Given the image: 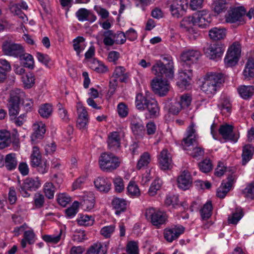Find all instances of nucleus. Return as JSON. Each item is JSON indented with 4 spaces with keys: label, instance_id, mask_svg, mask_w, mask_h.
Instances as JSON below:
<instances>
[{
    "label": "nucleus",
    "instance_id": "20",
    "mask_svg": "<svg viewBox=\"0 0 254 254\" xmlns=\"http://www.w3.org/2000/svg\"><path fill=\"white\" fill-rule=\"evenodd\" d=\"M234 177L232 175H229L227 177L226 181L223 180L220 187L217 190V196L220 198H224L231 190L234 183Z\"/></svg>",
    "mask_w": 254,
    "mask_h": 254
},
{
    "label": "nucleus",
    "instance_id": "28",
    "mask_svg": "<svg viewBox=\"0 0 254 254\" xmlns=\"http://www.w3.org/2000/svg\"><path fill=\"white\" fill-rule=\"evenodd\" d=\"M112 205L115 210V214L117 215H120L126 210L127 202L123 198L115 197L112 201Z\"/></svg>",
    "mask_w": 254,
    "mask_h": 254
},
{
    "label": "nucleus",
    "instance_id": "15",
    "mask_svg": "<svg viewBox=\"0 0 254 254\" xmlns=\"http://www.w3.org/2000/svg\"><path fill=\"white\" fill-rule=\"evenodd\" d=\"M185 231V228L181 226H175L171 228H166L164 230V237L168 242H172L177 239Z\"/></svg>",
    "mask_w": 254,
    "mask_h": 254
},
{
    "label": "nucleus",
    "instance_id": "23",
    "mask_svg": "<svg viewBox=\"0 0 254 254\" xmlns=\"http://www.w3.org/2000/svg\"><path fill=\"white\" fill-rule=\"evenodd\" d=\"M33 132L31 135L32 143L34 144L41 140L46 132V127L42 123H38L33 125Z\"/></svg>",
    "mask_w": 254,
    "mask_h": 254
},
{
    "label": "nucleus",
    "instance_id": "2",
    "mask_svg": "<svg viewBox=\"0 0 254 254\" xmlns=\"http://www.w3.org/2000/svg\"><path fill=\"white\" fill-rule=\"evenodd\" d=\"M224 81L225 77L223 74L212 72L208 73L201 86V89L208 97H211L219 90Z\"/></svg>",
    "mask_w": 254,
    "mask_h": 254
},
{
    "label": "nucleus",
    "instance_id": "57",
    "mask_svg": "<svg viewBox=\"0 0 254 254\" xmlns=\"http://www.w3.org/2000/svg\"><path fill=\"white\" fill-rule=\"evenodd\" d=\"M79 202L75 201L72 205L69 208L65 209V214L68 218L73 217L78 212Z\"/></svg>",
    "mask_w": 254,
    "mask_h": 254
},
{
    "label": "nucleus",
    "instance_id": "17",
    "mask_svg": "<svg viewBox=\"0 0 254 254\" xmlns=\"http://www.w3.org/2000/svg\"><path fill=\"white\" fill-rule=\"evenodd\" d=\"M201 56L199 51L197 50H186L181 55V60L187 64L196 63Z\"/></svg>",
    "mask_w": 254,
    "mask_h": 254
},
{
    "label": "nucleus",
    "instance_id": "29",
    "mask_svg": "<svg viewBox=\"0 0 254 254\" xmlns=\"http://www.w3.org/2000/svg\"><path fill=\"white\" fill-rule=\"evenodd\" d=\"M152 98L144 95L142 93H138L136 95L135 105L136 109L140 111L145 110V107Z\"/></svg>",
    "mask_w": 254,
    "mask_h": 254
},
{
    "label": "nucleus",
    "instance_id": "5",
    "mask_svg": "<svg viewBox=\"0 0 254 254\" xmlns=\"http://www.w3.org/2000/svg\"><path fill=\"white\" fill-rule=\"evenodd\" d=\"M145 216L152 224L157 228L166 223L168 216L166 213L154 207H148L145 209Z\"/></svg>",
    "mask_w": 254,
    "mask_h": 254
},
{
    "label": "nucleus",
    "instance_id": "60",
    "mask_svg": "<svg viewBox=\"0 0 254 254\" xmlns=\"http://www.w3.org/2000/svg\"><path fill=\"white\" fill-rule=\"evenodd\" d=\"M58 111L59 117L64 122H68L69 120L67 110L61 103L57 104Z\"/></svg>",
    "mask_w": 254,
    "mask_h": 254
},
{
    "label": "nucleus",
    "instance_id": "48",
    "mask_svg": "<svg viewBox=\"0 0 254 254\" xmlns=\"http://www.w3.org/2000/svg\"><path fill=\"white\" fill-rule=\"evenodd\" d=\"M103 43L106 46H112L116 44L114 39L113 31L107 30L103 33Z\"/></svg>",
    "mask_w": 254,
    "mask_h": 254
},
{
    "label": "nucleus",
    "instance_id": "32",
    "mask_svg": "<svg viewBox=\"0 0 254 254\" xmlns=\"http://www.w3.org/2000/svg\"><path fill=\"white\" fill-rule=\"evenodd\" d=\"M112 76L121 82L126 83L129 77V73L126 72V69L124 66H118L115 67Z\"/></svg>",
    "mask_w": 254,
    "mask_h": 254
},
{
    "label": "nucleus",
    "instance_id": "34",
    "mask_svg": "<svg viewBox=\"0 0 254 254\" xmlns=\"http://www.w3.org/2000/svg\"><path fill=\"white\" fill-rule=\"evenodd\" d=\"M237 90L240 96L245 100L251 98L254 94V87L251 85H241Z\"/></svg>",
    "mask_w": 254,
    "mask_h": 254
},
{
    "label": "nucleus",
    "instance_id": "30",
    "mask_svg": "<svg viewBox=\"0 0 254 254\" xmlns=\"http://www.w3.org/2000/svg\"><path fill=\"white\" fill-rule=\"evenodd\" d=\"M254 147L251 144H246L243 147L242 153V164L246 165L253 158Z\"/></svg>",
    "mask_w": 254,
    "mask_h": 254
},
{
    "label": "nucleus",
    "instance_id": "31",
    "mask_svg": "<svg viewBox=\"0 0 254 254\" xmlns=\"http://www.w3.org/2000/svg\"><path fill=\"white\" fill-rule=\"evenodd\" d=\"M192 26H195L193 15L191 16L185 17L180 23V27L188 31L190 33L197 34L195 30L191 27Z\"/></svg>",
    "mask_w": 254,
    "mask_h": 254
},
{
    "label": "nucleus",
    "instance_id": "8",
    "mask_svg": "<svg viewBox=\"0 0 254 254\" xmlns=\"http://www.w3.org/2000/svg\"><path fill=\"white\" fill-rule=\"evenodd\" d=\"M41 183L39 178H27L25 180L23 184L20 186L19 191L21 195L27 197L30 195L28 190L35 191L41 186Z\"/></svg>",
    "mask_w": 254,
    "mask_h": 254
},
{
    "label": "nucleus",
    "instance_id": "16",
    "mask_svg": "<svg viewBox=\"0 0 254 254\" xmlns=\"http://www.w3.org/2000/svg\"><path fill=\"white\" fill-rule=\"evenodd\" d=\"M234 127L232 125L225 124L221 125L218 129L219 133L226 141L236 142L238 137L234 133Z\"/></svg>",
    "mask_w": 254,
    "mask_h": 254
},
{
    "label": "nucleus",
    "instance_id": "49",
    "mask_svg": "<svg viewBox=\"0 0 254 254\" xmlns=\"http://www.w3.org/2000/svg\"><path fill=\"white\" fill-rule=\"evenodd\" d=\"M35 76L33 73L29 72L22 77V81L24 87L29 89L35 84Z\"/></svg>",
    "mask_w": 254,
    "mask_h": 254
},
{
    "label": "nucleus",
    "instance_id": "59",
    "mask_svg": "<svg viewBox=\"0 0 254 254\" xmlns=\"http://www.w3.org/2000/svg\"><path fill=\"white\" fill-rule=\"evenodd\" d=\"M82 206L87 210L92 209L95 205V199L94 196L91 195L90 196L84 197L82 201Z\"/></svg>",
    "mask_w": 254,
    "mask_h": 254
},
{
    "label": "nucleus",
    "instance_id": "53",
    "mask_svg": "<svg viewBox=\"0 0 254 254\" xmlns=\"http://www.w3.org/2000/svg\"><path fill=\"white\" fill-rule=\"evenodd\" d=\"M62 234V230L61 229L60 233L58 235H45L42 236V239L47 243L56 244L59 243L61 240Z\"/></svg>",
    "mask_w": 254,
    "mask_h": 254
},
{
    "label": "nucleus",
    "instance_id": "42",
    "mask_svg": "<svg viewBox=\"0 0 254 254\" xmlns=\"http://www.w3.org/2000/svg\"><path fill=\"white\" fill-rule=\"evenodd\" d=\"M5 166L8 170L15 169L17 166V161L14 153H9L5 158Z\"/></svg>",
    "mask_w": 254,
    "mask_h": 254
},
{
    "label": "nucleus",
    "instance_id": "19",
    "mask_svg": "<svg viewBox=\"0 0 254 254\" xmlns=\"http://www.w3.org/2000/svg\"><path fill=\"white\" fill-rule=\"evenodd\" d=\"M108 148L112 151L118 152L121 148L120 133L118 131L110 132L107 139Z\"/></svg>",
    "mask_w": 254,
    "mask_h": 254
},
{
    "label": "nucleus",
    "instance_id": "52",
    "mask_svg": "<svg viewBox=\"0 0 254 254\" xmlns=\"http://www.w3.org/2000/svg\"><path fill=\"white\" fill-rule=\"evenodd\" d=\"M127 190L128 194L131 196L138 197L140 194V190L135 182H129L127 187Z\"/></svg>",
    "mask_w": 254,
    "mask_h": 254
},
{
    "label": "nucleus",
    "instance_id": "45",
    "mask_svg": "<svg viewBox=\"0 0 254 254\" xmlns=\"http://www.w3.org/2000/svg\"><path fill=\"white\" fill-rule=\"evenodd\" d=\"M243 215L244 213L241 208H236L235 212H233L232 215L228 217L229 223L232 224H237Z\"/></svg>",
    "mask_w": 254,
    "mask_h": 254
},
{
    "label": "nucleus",
    "instance_id": "47",
    "mask_svg": "<svg viewBox=\"0 0 254 254\" xmlns=\"http://www.w3.org/2000/svg\"><path fill=\"white\" fill-rule=\"evenodd\" d=\"M20 103L12 101H8L7 107L8 110V114L10 117L17 116L20 111Z\"/></svg>",
    "mask_w": 254,
    "mask_h": 254
},
{
    "label": "nucleus",
    "instance_id": "35",
    "mask_svg": "<svg viewBox=\"0 0 254 254\" xmlns=\"http://www.w3.org/2000/svg\"><path fill=\"white\" fill-rule=\"evenodd\" d=\"M19 58L25 67L30 69H33L34 68V60L33 56L30 54L25 53L24 50Z\"/></svg>",
    "mask_w": 254,
    "mask_h": 254
},
{
    "label": "nucleus",
    "instance_id": "4",
    "mask_svg": "<svg viewBox=\"0 0 254 254\" xmlns=\"http://www.w3.org/2000/svg\"><path fill=\"white\" fill-rule=\"evenodd\" d=\"M121 162L119 157L109 152L102 153L99 158L100 168L105 172H112L116 170Z\"/></svg>",
    "mask_w": 254,
    "mask_h": 254
},
{
    "label": "nucleus",
    "instance_id": "56",
    "mask_svg": "<svg viewBox=\"0 0 254 254\" xmlns=\"http://www.w3.org/2000/svg\"><path fill=\"white\" fill-rule=\"evenodd\" d=\"M161 181L159 179L155 180L151 184L148 193L150 196H154L156 194L157 190H159L161 187Z\"/></svg>",
    "mask_w": 254,
    "mask_h": 254
},
{
    "label": "nucleus",
    "instance_id": "51",
    "mask_svg": "<svg viewBox=\"0 0 254 254\" xmlns=\"http://www.w3.org/2000/svg\"><path fill=\"white\" fill-rule=\"evenodd\" d=\"M244 196L251 200L254 199V182L247 185L246 187L242 190Z\"/></svg>",
    "mask_w": 254,
    "mask_h": 254
},
{
    "label": "nucleus",
    "instance_id": "50",
    "mask_svg": "<svg viewBox=\"0 0 254 254\" xmlns=\"http://www.w3.org/2000/svg\"><path fill=\"white\" fill-rule=\"evenodd\" d=\"M43 190L45 196L48 199H53L54 196L55 187L52 183H46L43 187Z\"/></svg>",
    "mask_w": 254,
    "mask_h": 254
},
{
    "label": "nucleus",
    "instance_id": "11",
    "mask_svg": "<svg viewBox=\"0 0 254 254\" xmlns=\"http://www.w3.org/2000/svg\"><path fill=\"white\" fill-rule=\"evenodd\" d=\"M194 24L201 28H205L209 26L211 22V17L209 11L207 10L198 11L193 14Z\"/></svg>",
    "mask_w": 254,
    "mask_h": 254
},
{
    "label": "nucleus",
    "instance_id": "63",
    "mask_svg": "<svg viewBox=\"0 0 254 254\" xmlns=\"http://www.w3.org/2000/svg\"><path fill=\"white\" fill-rule=\"evenodd\" d=\"M113 183L116 192H121L124 190L125 186L124 181L121 177H117L114 178Z\"/></svg>",
    "mask_w": 254,
    "mask_h": 254
},
{
    "label": "nucleus",
    "instance_id": "37",
    "mask_svg": "<svg viewBox=\"0 0 254 254\" xmlns=\"http://www.w3.org/2000/svg\"><path fill=\"white\" fill-rule=\"evenodd\" d=\"M209 36L213 40H220L225 37V30L223 29L214 27L209 30Z\"/></svg>",
    "mask_w": 254,
    "mask_h": 254
},
{
    "label": "nucleus",
    "instance_id": "24",
    "mask_svg": "<svg viewBox=\"0 0 254 254\" xmlns=\"http://www.w3.org/2000/svg\"><path fill=\"white\" fill-rule=\"evenodd\" d=\"M75 15L79 21H88L93 22L97 19L96 15L93 12L85 8H79L76 12Z\"/></svg>",
    "mask_w": 254,
    "mask_h": 254
},
{
    "label": "nucleus",
    "instance_id": "64",
    "mask_svg": "<svg viewBox=\"0 0 254 254\" xmlns=\"http://www.w3.org/2000/svg\"><path fill=\"white\" fill-rule=\"evenodd\" d=\"M226 5L225 0H216L214 2V11L219 13L227 8Z\"/></svg>",
    "mask_w": 254,
    "mask_h": 254
},
{
    "label": "nucleus",
    "instance_id": "26",
    "mask_svg": "<svg viewBox=\"0 0 254 254\" xmlns=\"http://www.w3.org/2000/svg\"><path fill=\"white\" fill-rule=\"evenodd\" d=\"M95 187L100 191L108 192L111 189V183L109 179L98 177L94 182Z\"/></svg>",
    "mask_w": 254,
    "mask_h": 254
},
{
    "label": "nucleus",
    "instance_id": "54",
    "mask_svg": "<svg viewBox=\"0 0 254 254\" xmlns=\"http://www.w3.org/2000/svg\"><path fill=\"white\" fill-rule=\"evenodd\" d=\"M198 167L202 172L206 173L212 170V164L210 159H205L199 163Z\"/></svg>",
    "mask_w": 254,
    "mask_h": 254
},
{
    "label": "nucleus",
    "instance_id": "55",
    "mask_svg": "<svg viewBox=\"0 0 254 254\" xmlns=\"http://www.w3.org/2000/svg\"><path fill=\"white\" fill-rule=\"evenodd\" d=\"M77 223L81 226H91L93 224L94 220L91 216L87 215H81L80 217L77 219Z\"/></svg>",
    "mask_w": 254,
    "mask_h": 254
},
{
    "label": "nucleus",
    "instance_id": "46",
    "mask_svg": "<svg viewBox=\"0 0 254 254\" xmlns=\"http://www.w3.org/2000/svg\"><path fill=\"white\" fill-rule=\"evenodd\" d=\"M84 41L85 39L81 36H78L73 40V49L76 51L77 55H79L84 49Z\"/></svg>",
    "mask_w": 254,
    "mask_h": 254
},
{
    "label": "nucleus",
    "instance_id": "25",
    "mask_svg": "<svg viewBox=\"0 0 254 254\" xmlns=\"http://www.w3.org/2000/svg\"><path fill=\"white\" fill-rule=\"evenodd\" d=\"M159 163L162 170L169 169L171 166L172 159L167 149H163L160 152L158 158Z\"/></svg>",
    "mask_w": 254,
    "mask_h": 254
},
{
    "label": "nucleus",
    "instance_id": "13",
    "mask_svg": "<svg viewBox=\"0 0 254 254\" xmlns=\"http://www.w3.org/2000/svg\"><path fill=\"white\" fill-rule=\"evenodd\" d=\"M2 49L5 55L16 58H19L24 50L20 44L8 41H5L3 43Z\"/></svg>",
    "mask_w": 254,
    "mask_h": 254
},
{
    "label": "nucleus",
    "instance_id": "43",
    "mask_svg": "<svg viewBox=\"0 0 254 254\" xmlns=\"http://www.w3.org/2000/svg\"><path fill=\"white\" fill-rule=\"evenodd\" d=\"M245 79L250 80L254 77V63L248 60L243 71Z\"/></svg>",
    "mask_w": 254,
    "mask_h": 254
},
{
    "label": "nucleus",
    "instance_id": "62",
    "mask_svg": "<svg viewBox=\"0 0 254 254\" xmlns=\"http://www.w3.org/2000/svg\"><path fill=\"white\" fill-rule=\"evenodd\" d=\"M218 106L221 110L222 111L225 110L228 113L231 112L232 105L230 100L228 98H222L220 103L218 105Z\"/></svg>",
    "mask_w": 254,
    "mask_h": 254
},
{
    "label": "nucleus",
    "instance_id": "44",
    "mask_svg": "<svg viewBox=\"0 0 254 254\" xmlns=\"http://www.w3.org/2000/svg\"><path fill=\"white\" fill-rule=\"evenodd\" d=\"M150 161V155L148 152H145L140 156L136 165V168L138 170H140L147 166Z\"/></svg>",
    "mask_w": 254,
    "mask_h": 254
},
{
    "label": "nucleus",
    "instance_id": "12",
    "mask_svg": "<svg viewBox=\"0 0 254 254\" xmlns=\"http://www.w3.org/2000/svg\"><path fill=\"white\" fill-rule=\"evenodd\" d=\"M188 6V0H173L170 5L173 16L179 18L186 12Z\"/></svg>",
    "mask_w": 254,
    "mask_h": 254
},
{
    "label": "nucleus",
    "instance_id": "41",
    "mask_svg": "<svg viewBox=\"0 0 254 254\" xmlns=\"http://www.w3.org/2000/svg\"><path fill=\"white\" fill-rule=\"evenodd\" d=\"M38 112L42 118L47 119L52 114V105L49 103L42 104L39 107Z\"/></svg>",
    "mask_w": 254,
    "mask_h": 254
},
{
    "label": "nucleus",
    "instance_id": "33",
    "mask_svg": "<svg viewBox=\"0 0 254 254\" xmlns=\"http://www.w3.org/2000/svg\"><path fill=\"white\" fill-rule=\"evenodd\" d=\"M150 118H156L159 115L160 108L156 100L152 98L145 107Z\"/></svg>",
    "mask_w": 254,
    "mask_h": 254
},
{
    "label": "nucleus",
    "instance_id": "39",
    "mask_svg": "<svg viewBox=\"0 0 254 254\" xmlns=\"http://www.w3.org/2000/svg\"><path fill=\"white\" fill-rule=\"evenodd\" d=\"M24 97H25V93L22 90L16 88L10 91L8 101L20 103V101H22Z\"/></svg>",
    "mask_w": 254,
    "mask_h": 254
},
{
    "label": "nucleus",
    "instance_id": "1",
    "mask_svg": "<svg viewBox=\"0 0 254 254\" xmlns=\"http://www.w3.org/2000/svg\"><path fill=\"white\" fill-rule=\"evenodd\" d=\"M194 125L192 124L188 128L187 136L182 141L183 149L187 153L193 158L200 157L204 155V149L198 146V135L194 128Z\"/></svg>",
    "mask_w": 254,
    "mask_h": 254
},
{
    "label": "nucleus",
    "instance_id": "61",
    "mask_svg": "<svg viewBox=\"0 0 254 254\" xmlns=\"http://www.w3.org/2000/svg\"><path fill=\"white\" fill-rule=\"evenodd\" d=\"M34 205L36 208H42L45 203L44 196L40 193H36L33 198Z\"/></svg>",
    "mask_w": 254,
    "mask_h": 254
},
{
    "label": "nucleus",
    "instance_id": "36",
    "mask_svg": "<svg viewBox=\"0 0 254 254\" xmlns=\"http://www.w3.org/2000/svg\"><path fill=\"white\" fill-rule=\"evenodd\" d=\"M35 234L33 230L25 231L23 234V238L21 241V246L22 248L26 247L27 244L32 245L35 242Z\"/></svg>",
    "mask_w": 254,
    "mask_h": 254
},
{
    "label": "nucleus",
    "instance_id": "3",
    "mask_svg": "<svg viewBox=\"0 0 254 254\" xmlns=\"http://www.w3.org/2000/svg\"><path fill=\"white\" fill-rule=\"evenodd\" d=\"M162 58L167 63L164 64L161 61H157L152 67V72L158 77L173 78L174 71L172 57L170 55H166L162 56Z\"/></svg>",
    "mask_w": 254,
    "mask_h": 254
},
{
    "label": "nucleus",
    "instance_id": "27",
    "mask_svg": "<svg viewBox=\"0 0 254 254\" xmlns=\"http://www.w3.org/2000/svg\"><path fill=\"white\" fill-rule=\"evenodd\" d=\"M107 251L108 248L106 245L97 242L88 248L86 254H107Z\"/></svg>",
    "mask_w": 254,
    "mask_h": 254
},
{
    "label": "nucleus",
    "instance_id": "10",
    "mask_svg": "<svg viewBox=\"0 0 254 254\" xmlns=\"http://www.w3.org/2000/svg\"><path fill=\"white\" fill-rule=\"evenodd\" d=\"M11 143L15 145L19 143L18 135L17 133L13 134L11 136L10 132L5 129L0 130V149H2L9 146Z\"/></svg>",
    "mask_w": 254,
    "mask_h": 254
},
{
    "label": "nucleus",
    "instance_id": "38",
    "mask_svg": "<svg viewBox=\"0 0 254 254\" xmlns=\"http://www.w3.org/2000/svg\"><path fill=\"white\" fill-rule=\"evenodd\" d=\"M212 208L211 201H208L203 205V207L199 210L200 216L202 220H206L211 217Z\"/></svg>",
    "mask_w": 254,
    "mask_h": 254
},
{
    "label": "nucleus",
    "instance_id": "9",
    "mask_svg": "<svg viewBox=\"0 0 254 254\" xmlns=\"http://www.w3.org/2000/svg\"><path fill=\"white\" fill-rule=\"evenodd\" d=\"M246 13V10L243 6L231 8L225 15L226 22L230 23L244 22Z\"/></svg>",
    "mask_w": 254,
    "mask_h": 254
},
{
    "label": "nucleus",
    "instance_id": "21",
    "mask_svg": "<svg viewBox=\"0 0 254 254\" xmlns=\"http://www.w3.org/2000/svg\"><path fill=\"white\" fill-rule=\"evenodd\" d=\"M78 118L77 120V127L79 129L86 128L88 123V115L85 107L78 105L77 107Z\"/></svg>",
    "mask_w": 254,
    "mask_h": 254
},
{
    "label": "nucleus",
    "instance_id": "58",
    "mask_svg": "<svg viewBox=\"0 0 254 254\" xmlns=\"http://www.w3.org/2000/svg\"><path fill=\"white\" fill-rule=\"evenodd\" d=\"M127 254H139L138 243L135 241L129 242L126 248Z\"/></svg>",
    "mask_w": 254,
    "mask_h": 254
},
{
    "label": "nucleus",
    "instance_id": "18",
    "mask_svg": "<svg viewBox=\"0 0 254 254\" xmlns=\"http://www.w3.org/2000/svg\"><path fill=\"white\" fill-rule=\"evenodd\" d=\"M130 128L134 135L138 138H142L145 133L142 121L139 118L133 117L130 121Z\"/></svg>",
    "mask_w": 254,
    "mask_h": 254
},
{
    "label": "nucleus",
    "instance_id": "14",
    "mask_svg": "<svg viewBox=\"0 0 254 254\" xmlns=\"http://www.w3.org/2000/svg\"><path fill=\"white\" fill-rule=\"evenodd\" d=\"M224 51V46L220 43L210 44L208 47L204 48L205 55L211 60L220 58Z\"/></svg>",
    "mask_w": 254,
    "mask_h": 254
},
{
    "label": "nucleus",
    "instance_id": "40",
    "mask_svg": "<svg viewBox=\"0 0 254 254\" xmlns=\"http://www.w3.org/2000/svg\"><path fill=\"white\" fill-rule=\"evenodd\" d=\"M30 158V165L31 167L43 159H42L39 148L37 146H34L33 147Z\"/></svg>",
    "mask_w": 254,
    "mask_h": 254
},
{
    "label": "nucleus",
    "instance_id": "6",
    "mask_svg": "<svg viewBox=\"0 0 254 254\" xmlns=\"http://www.w3.org/2000/svg\"><path fill=\"white\" fill-rule=\"evenodd\" d=\"M241 53V47L240 44L234 43L228 49L224 59L225 64L227 66L235 65L239 59Z\"/></svg>",
    "mask_w": 254,
    "mask_h": 254
},
{
    "label": "nucleus",
    "instance_id": "22",
    "mask_svg": "<svg viewBox=\"0 0 254 254\" xmlns=\"http://www.w3.org/2000/svg\"><path fill=\"white\" fill-rule=\"evenodd\" d=\"M192 182L190 174L189 171L185 170L178 178V187L184 190H188L191 187Z\"/></svg>",
    "mask_w": 254,
    "mask_h": 254
},
{
    "label": "nucleus",
    "instance_id": "7",
    "mask_svg": "<svg viewBox=\"0 0 254 254\" xmlns=\"http://www.w3.org/2000/svg\"><path fill=\"white\" fill-rule=\"evenodd\" d=\"M155 77L151 81L152 89L155 94L160 97L166 96L170 89L171 86L167 80Z\"/></svg>",
    "mask_w": 254,
    "mask_h": 254
}]
</instances>
